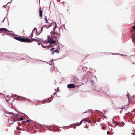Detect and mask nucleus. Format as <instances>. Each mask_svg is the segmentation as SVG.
Instances as JSON below:
<instances>
[{
    "label": "nucleus",
    "mask_w": 135,
    "mask_h": 135,
    "mask_svg": "<svg viewBox=\"0 0 135 135\" xmlns=\"http://www.w3.org/2000/svg\"><path fill=\"white\" fill-rule=\"evenodd\" d=\"M116 124H118V125H119V124H120L119 123H118V122H116Z\"/></svg>",
    "instance_id": "obj_21"
},
{
    "label": "nucleus",
    "mask_w": 135,
    "mask_h": 135,
    "mask_svg": "<svg viewBox=\"0 0 135 135\" xmlns=\"http://www.w3.org/2000/svg\"><path fill=\"white\" fill-rule=\"evenodd\" d=\"M28 120H27V122H28Z\"/></svg>",
    "instance_id": "obj_30"
},
{
    "label": "nucleus",
    "mask_w": 135,
    "mask_h": 135,
    "mask_svg": "<svg viewBox=\"0 0 135 135\" xmlns=\"http://www.w3.org/2000/svg\"><path fill=\"white\" fill-rule=\"evenodd\" d=\"M32 33H34L35 32L37 33V30L36 28H34L32 32Z\"/></svg>",
    "instance_id": "obj_10"
},
{
    "label": "nucleus",
    "mask_w": 135,
    "mask_h": 135,
    "mask_svg": "<svg viewBox=\"0 0 135 135\" xmlns=\"http://www.w3.org/2000/svg\"><path fill=\"white\" fill-rule=\"evenodd\" d=\"M37 43H38V45H40V44L41 43V42H40L38 40L37 41Z\"/></svg>",
    "instance_id": "obj_18"
},
{
    "label": "nucleus",
    "mask_w": 135,
    "mask_h": 135,
    "mask_svg": "<svg viewBox=\"0 0 135 135\" xmlns=\"http://www.w3.org/2000/svg\"><path fill=\"white\" fill-rule=\"evenodd\" d=\"M54 49V48H52L50 50V51H52V50H53Z\"/></svg>",
    "instance_id": "obj_23"
},
{
    "label": "nucleus",
    "mask_w": 135,
    "mask_h": 135,
    "mask_svg": "<svg viewBox=\"0 0 135 135\" xmlns=\"http://www.w3.org/2000/svg\"><path fill=\"white\" fill-rule=\"evenodd\" d=\"M42 11L41 10V8H40L39 9V16L41 17H42Z\"/></svg>",
    "instance_id": "obj_9"
},
{
    "label": "nucleus",
    "mask_w": 135,
    "mask_h": 135,
    "mask_svg": "<svg viewBox=\"0 0 135 135\" xmlns=\"http://www.w3.org/2000/svg\"><path fill=\"white\" fill-rule=\"evenodd\" d=\"M56 26V25L55 24V26L53 28V31L51 32V36H48L47 37V42L50 45L56 44V41H58L57 39L60 37V35L55 31Z\"/></svg>",
    "instance_id": "obj_1"
},
{
    "label": "nucleus",
    "mask_w": 135,
    "mask_h": 135,
    "mask_svg": "<svg viewBox=\"0 0 135 135\" xmlns=\"http://www.w3.org/2000/svg\"><path fill=\"white\" fill-rule=\"evenodd\" d=\"M0 31L1 33L2 32H10L11 31H9L6 28H0Z\"/></svg>",
    "instance_id": "obj_4"
},
{
    "label": "nucleus",
    "mask_w": 135,
    "mask_h": 135,
    "mask_svg": "<svg viewBox=\"0 0 135 135\" xmlns=\"http://www.w3.org/2000/svg\"><path fill=\"white\" fill-rule=\"evenodd\" d=\"M44 22L45 23V25L41 27V29L42 30L43 28L45 27L46 28L48 29L51 27L52 25V22L50 20H47L46 18L45 17L44 18Z\"/></svg>",
    "instance_id": "obj_2"
},
{
    "label": "nucleus",
    "mask_w": 135,
    "mask_h": 135,
    "mask_svg": "<svg viewBox=\"0 0 135 135\" xmlns=\"http://www.w3.org/2000/svg\"><path fill=\"white\" fill-rule=\"evenodd\" d=\"M132 28L133 29L135 30V26H132Z\"/></svg>",
    "instance_id": "obj_22"
},
{
    "label": "nucleus",
    "mask_w": 135,
    "mask_h": 135,
    "mask_svg": "<svg viewBox=\"0 0 135 135\" xmlns=\"http://www.w3.org/2000/svg\"><path fill=\"white\" fill-rule=\"evenodd\" d=\"M109 133H110L109 132V131L107 132V134H109Z\"/></svg>",
    "instance_id": "obj_24"
},
{
    "label": "nucleus",
    "mask_w": 135,
    "mask_h": 135,
    "mask_svg": "<svg viewBox=\"0 0 135 135\" xmlns=\"http://www.w3.org/2000/svg\"><path fill=\"white\" fill-rule=\"evenodd\" d=\"M43 47H46L45 46H43Z\"/></svg>",
    "instance_id": "obj_31"
},
{
    "label": "nucleus",
    "mask_w": 135,
    "mask_h": 135,
    "mask_svg": "<svg viewBox=\"0 0 135 135\" xmlns=\"http://www.w3.org/2000/svg\"><path fill=\"white\" fill-rule=\"evenodd\" d=\"M56 94V93H55L54 94V95H55Z\"/></svg>",
    "instance_id": "obj_28"
},
{
    "label": "nucleus",
    "mask_w": 135,
    "mask_h": 135,
    "mask_svg": "<svg viewBox=\"0 0 135 135\" xmlns=\"http://www.w3.org/2000/svg\"><path fill=\"white\" fill-rule=\"evenodd\" d=\"M49 99H51L50 100H52V99H50V98H49V99H48V101L49 100Z\"/></svg>",
    "instance_id": "obj_25"
},
{
    "label": "nucleus",
    "mask_w": 135,
    "mask_h": 135,
    "mask_svg": "<svg viewBox=\"0 0 135 135\" xmlns=\"http://www.w3.org/2000/svg\"><path fill=\"white\" fill-rule=\"evenodd\" d=\"M131 31H132V32H133V30H131Z\"/></svg>",
    "instance_id": "obj_29"
},
{
    "label": "nucleus",
    "mask_w": 135,
    "mask_h": 135,
    "mask_svg": "<svg viewBox=\"0 0 135 135\" xmlns=\"http://www.w3.org/2000/svg\"><path fill=\"white\" fill-rule=\"evenodd\" d=\"M67 87L69 89L74 88L75 87V85L74 84H69L67 85Z\"/></svg>",
    "instance_id": "obj_5"
},
{
    "label": "nucleus",
    "mask_w": 135,
    "mask_h": 135,
    "mask_svg": "<svg viewBox=\"0 0 135 135\" xmlns=\"http://www.w3.org/2000/svg\"><path fill=\"white\" fill-rule=\"evenodd\" d=\"M23 119V117H21L20 118L19 120H22Z\"/></svg>",
    "instance_id": "obj_17"
},
{
    "label": "nucleus",
    "mask_w": 135,
    "mask_h": 135,
    "mask_svg": "<svg viewBox=\"0 0 135 135\" xmlns=\"http://www.w3.org/2000/svg\"><path fill=\"white\" fill-rule=\"evenodd\" d=\"M33 33H32V32L31 35L29 36V37L30 38H32L33 36Z\"/></svg>",
    "instance_id": "obj_16"
},
{
    "label": "nucleus",
    "mask_w": 135,
    "mask_h": 135,
    "mask_svg": "<svg viewBox=\"0 0 135 135\" xmlns=\"http://www.w3.org/2000/svg\"><path fill=\"white\" fill-rule=\"evenodd\" d=\"M132 41L134 42L135 43V33H134L132 36Z\"/></svg>",
    "instance_id": "obj_7"
},
{
    "label": "nucleus",
    "mask_w": 135,
    "mask_h": 135,
    "mask_svg": "<svg viewBox=\"0 0 135 135\" xmlns=\"http://www.w3.org/2000/svg\"><path fill=\"white\" fill-rule=\"evenodd\" d=\"M54 69L55 68L54 67H51V70H52V71L54 70Z\"/></svg>",
    "instance_id": "obj_19"
},
{
    "label": "nucleus",
    "mask_w": 135,
    "mask_h": 135,
    "mask_svg": "<svg viewBox=\"0 0 135 135\" xmlns=\"http://www.w3.org/2000/svg\"><path fill=\"white\" fill-rule=\"evenodd\" d=\"M100 120H99L98 121V122H99V121H100Z\"/></svg>",
    "instance_id": "obj_33"
},
{
    "label": "nucleus",
    "mask_w": 135,
    "mask_h": 135,
    "mask_svg": "<svg viewBox=\"0 0 135 135\" xmlns=\"http://www.w3.org/2000/svg\"><path fill=\"white\" fill-rule=\"evenodd\" d=\"M127 96L128 97V99L129 100V93H128L127 94Z\"/></svg>",
    "instance_id": "obj_15"
},
{
    "label": "nucleus",
    "mask_w": 135,
    "mask_h": 135,
    "mask_svg": "<svg viewBox=\"0 0 135 135\" xmlns=\"http://www.w3.org/2000/svg\"><path fill=\"white\" fill-rule=\"evenodd\" d=\"M17 129L19 130H21V128H20V127H18L17 128Z\"/></svg>",
    "instance_id": "obj_20"
},
{
    "label": "nucleus",
    "mask_w": 135,
    "mask_h": 135,
    "mask_svg": "<svg viewBox=\"0 0 135 135\" xmlns=\"http://www.w3.org/2000/svg\"><path fill=\"white\" fill-rule=\"evenodd\" d=\"M18 126H19V122H18Z\"/></svg>",
    "instance_id": "obj_26"
},
{
    "label": "nucleus",
    "mask_w": 135,
    "mask_h": 135,
    "mask_svg": "<svg viewBox=\"0 0 135 135\" xmlns=\"http://www.w3.org/2000/svg\"><path fill=\"white\" fill-rule=\"evenodd\" d=\"M18 98H19L20 97L19 96H18Z\"/></svg>",
    "instance_id": "obj_34"
},
{
    "label": "nucleus",
    "mask_w": 135,
    "mask_h": 135,
    "mask_svg": "<svg viewBox=\"0 0 135 135\" xmlns=\"http://www.w3.org/2000/svg\"><path fill=\"white\" fill-rule=\"evenodd\" d=\"M63 4L65 6V4H64V2H63Z\"/></svg>",
    "instance_id": "obj_27"
},
{
    "label": "nucleus",
    "mask_w": 135,
    "mask_h": 135,
    "mask_svg": "<svg viewBox=\"0 0 135 135\" xmlns=\"http://www.w3.org/2000/svg\"><path fill=\"white\" fill-rule=\"evenodd\" d=\"M31 42L33 41H38V40L37 39H35L34 38H31Z\"/></svg>",
    "instance_id": "obj_14"
},
{
    "label": "nucleus",
    "mask_w": 135,
    "mask_h": 135,
    "mask_svg": "<svg viewBox=\"0 0 135 135\" xmlns=\"http://www.w3.org/2000/svg\"><path fill=\"white\" fill-rule=\"evenodd\" d=\"M51 101V100H50L49 101H48V100H43L42 102V103L43 104H45L46 103L50 102Z\"/></svg>",
    "instance_id": "obj_8"
},
{
    "label": "nucleus",
    "mask_w": 135,
    "mask_h": 135,
    "mask_svg": "<svg viewBox=\"0 0 135 135\" xmlns=\"http://www.w3.org/2000/svg\"><path fill=\"white\" fill-rule=\"evenodd\" d=\"M7 102H8V101L7 100Z\"/></svg>",
    "instance_id": "obj_32"
},
{
    "label": "nucleus",
    "mask_w": 135,
    "mask_h": 135,
    "mask_svg": "<svg viewBox=\"0 0 135 135\" xmlns=\"http://www.w3.org/2000/svg\"><path fill=\"white\" fill-rule=\"evenodd\" d=\"M89 119V118H84L82 120H83V121H84L85 122H89V120H88Z\"/></svg>",
    "instance_id": "obj_11"
},
{
    "label": "nucleus",
    "mask_w": 135,
    "mask_h": 135,
    "mask_svg": "<svg viewBox=\"0 0 135 135\" xmlns=\"http://www.w3.org/2000/svg\"><path fill=\"white\" fill-rule=\"evenodd\" d=\"M59 52V51L57 50H55L53 51L52 53V54L53 55L54 54V52L56 53H58Z\"/></svg>",
    "instance_id": "obj_12"
},
{
    "label": "nucleus",
    "mask_w": 135,
    "mask_h": 135,
    "mask_svg": "<svg viewBox=\"0 0 135 135\" xmlns=\"http://www.w3.org/2000/svg\"><path fill=\"white\" fill-rule=\"evenodd\" d=\"M31 42V40L28 38H24L23 42H27V43H30Z\"/></svg>",
    "instance_id": "obj_6"
},
{
    "label": "nucleus",
    "mask_w": 135,
    "mask_h": 135,
    "mask_svg": "<svg viewBox=\"0 0 135 135\" xmlns=\"http://www.w3.org/2000/svg\"><path fill=\"white\" fill-rule=\"evenodd\" d=\"M83 121V120H81V121L79 123H76V126H78L80 125L82 123V122Z\"/></svg>",
    "instance_id": "obj_13"
},
{
    "label": "nucleus",
    "mask_w": 135,
    "mask_h": 135,
    "mask_svg": "<svg viewBox=\"0 0 135 135\" xmlns=\"http://www.w3.org/2000/svg\"><path fill=\"white\" fill-rule=\"evenodd\" d=\"M14 39L23 42L24 38H23L22 37L16 36L14 37Z\"/></svg>",
    "instance_id": "obj_3"
}]
</instances>
